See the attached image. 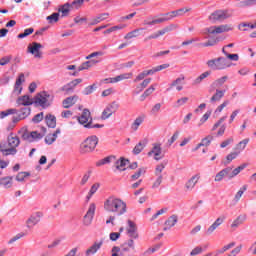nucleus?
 Instances as JSON below:
<instances>
[{
  "mask_svg": "<svg viewBox=\"0 0 256 256\" xmlns=\"http://www.w3.org/2000/svg\"><path fill=\"white\" fill-rule=\"evenodd\" d=\"M104 209L108 213H115L118 216L125 215L127 213V203L115 196H110L104 201Z\"/></svg>",
  "mask_w": 256,
  "mask_h": 256,
  "instance_id": "obj_1",
  "label": "nucleus"
},
{
  "mask_svg": "<svg viewBox=\"0 0 256 256\" xmlns=\"http://www.w3.org/2000/svg\"><path fill=\"white\" fill-rule=\"evenodd\" d=\"M53 101H55V94L45 90L37 93L34 97V105L42 109H49L53 105Z\"/></svg>",
  "mask_w": 256,
  "mask_h": 256,
  "instance_id": "obj_2",
  "label": "nucleus"
},
{
  "mask_svg": "<svg viewBox=\"0 0 256 256\" xmlns=\"http://www.w3.org/2000/svg\"><path fill=\"white\" fill-rule=\"evenodd\" d=\"M206 65L207 67H209V69H212V71H223L225 69H229V67H232L233 63H231L225 57H218L208 60L206 62Z\"/></svg>",
  "mask_w": 256,
  "mask_h": 256,
  "instance_id": "obj_3",
  "label": "nucleus"
},
{
  "mask_svg": "<svg viewBox=\"0 0 256 256\" xmlns=\"http://www.w3.org/2000/svg\"><path fill=\"white\" fill-rule=\"evenodd\" d=\"M77 119L78 123L83 125L86 129H101L104 127L103 124H93V118H91V112L89 109H84L81 116Z\"/></svg>",
  "mask_w": 256,
  "mask_h": 256,
  "instance_id": "obj_4",
  "label": "nucleus"
},
{
  "mask_svg": "<svg viewBox=\"0 0 256 256\" xmlns=\"http://www.w3.org/2000/svg\"><path fill=\"white\" fill-rule=\"evenodd\" d=\"M231 17H233V11L231 10H216L209 16V20L212 23H223V21L231 19Z\"/></svg>",
  "mask_w": 256,
  "mask_h": 256,
  "instance_id": "obj_5",
  "label": "nucleus"
},
{
  "mask_svg": "<svg viewBox=\"0 0 256 256\" xmlns=\"http://www.w3.org/2000/svg\"><path fill=\"white\" fill-rule=\"evenodd\" d=\"M97 143H99V138H97V136H90L86 138L80 145V153H92V151H95Z\"/></svg>",
  "mask_w": 256,
  "mask_h": 256,
  "instance_id": "obj_6",
  "label": "nucleus"
},
{
  "mask_svg": "<svg viewBox=\"0 0 256 256\" xmlns=\"http://www.w3.org/2000/svg\"><path fill=\"white\" fill-rule=\"evenodd\" d=\"M229 31H233V25L231 24H222L205 28V33L208 35H219L221 33H229Z\"/></svg>",
  "mask_w": 256,
  "mask_h": 256,
  "instance_id": "obj_7",
  "label": "nucleus"
},
{
  "mask_svg": "<svg viewBox=\"0 0 256 256\" xmlns=\"http://www.w3.org/2000/svg\"><path fill=\"white\" fill-rule=\"evenodd\" d=\"M41 49H43V45L39 42H32L30 45H28V52L31 55H34L35 59H41V57H43V52H41Z\"/></svg>",
  "mask_w": 256,
  "mask_h": 256,
  "instance_id": "obj_8",
  "label": "nucleus"
},
{
  "mask_svg": "<svg viewBox=\"0 0 256 256\" xmlns=\"http://www.w3.org/2000/svg\"><path fill=\"white\" fill-rule=\"evenodd\" d=\"M119 109V103L116 101H113L112 103L108 104L106 108L102 112L101 119H109L113 113H116V111Z\"/></svg>",
  "mask_w": 256,
  "mask_h": 256,
  "instance_id": "obj_9",
  "label": "nucleus"
},
{
  "mask_svg": "<svg viewBox=\"0 0 256 256\" xmlns=\"http://www.w3.org/2000/svg\"><path fill=\"white\" fill-rule=\"evenodd\" d=\"M95 209V203H91L83 218V225H85V227H89V225L93 223V217H95Z\"/></svg>",
  "mask_w": 256,
  "mask_h": 256,
  "instance_id": "obj_10",
  "label": "nucleus"
},
{
  "mask_svg": "<svg viewBox=\"0 0 256 256\" xmlns=\"http://www.w3.org/2000/svg\"><path fill=\"white\" fill-rule=\"evenodd\" d=\"M79 83H83V79L77 78L72 80L71 82L62 86L60 88V91H63L64 93H66V95H70V93H73V91H75V88L77 87V85H79Z\"/></svg>",
  "mask_w": 256,
  "mask_h": 256,
  "instance_id": "obj_11",
  "label": "nucleus"
},
{
  "mask_svg": "<svg viewBox=\"0 0 256 256\" xmlns=\"http://www.w3.org/2000/svg\"><path fill=\"white\" fill-rule=\"evenodd\" d=\"M42 217H43V212L33 213L26 221L27 229H33L35 225H37L41 221Z\"/></svg>",
  "mask_w": 256,
  "mask_h": 256,
  "instance_id": "obj_12",
  "label": "nucleus"
},
{
  "mask_svg": "<svg viewBox=\"0 0 256 256\" xmlns=\"http://www.w3.org/2000/svg\"><path fill=\"white\" fill-rule=\"evenodd\" d=\"M127 223L128 227L126 228V231L130 239H139V233L137 232V224H135V222L131 220H128Z\"/></svg>",
  "mask_w": 256,
  "mask_h": 256,
  "instance_id": "obj_13",
  "label": "nucleus"
},
{
  "mask_svg": "<svg viewBox=\"0 0 256 256\" xmlns=\"http://www.w3.org/2000/svg\"><path fill=\"white\" fill-rule=\"evenodd\" d=\"M16 104L18 107H21V105H23V107H29L35 104V98L31 99L29 95H23L17 98Z\"/></svg>",
  "mask_w": 256,
  "mask_h": 256,
  "instance_id": "obj_14",
  "label": "nucleus"
},
{
  "mask_svg": "<svg viewBox=\"0 0 256 256\" xmlns=\"http://www.w3.org/2000/svg\"><path fill=\"white\" fill-rule=\"evenodd\" d=\"M183 85H185V76L181 75L176 80L172 81V83L167 88V91H171L173 87H176L177 91H183Z\"/></svg>",
  "mask_w": 256,
  "mask_h": 256,
  "instance_id": "obj_15",
  "label": "nucleus"
},
{
  "mask_svg": "<svg viewBox=\"0 0 256 256\" xmlns=\"http://www.w3.org/2000/svg\"><path fill=\"white\" fill-rule=\"evenodd\" d=\"M161 153H163V150L161 149L160 143H154L152 147V151L148 152V156L151 157V155H154L155 161H161Z\"/></svg>",
  "mask_w": 256,
  "mask_h": 256,
  "instance_id": "obj_16",
  "label": "nucleus"
},
{
  "mask_svg": "<svg viewBox=\"0 0 256 256\" xmlns=\"http://www.w3.org/2000/svg\"><path fill=\"white\" fill-rule=\"evenodd\" d=\"M189 11H191V8H180L178 10H174L162 15L163 17H169V19L171 20L174 19V17H182L184 13H189Z\"/></svg>",
  "mask_w": 256,
  "mask_h": 256,
  "instance_id": "obj_17",
  "label": "nucleus"
},
{
  "mask_svg": "<svg viewBox=\"0 0 256 256\" xmlns=\"http://www.w3.org/2000/svg\"><path fill=\"white\" fill-rule=\"evenodd\" d=\"M179 221V216L173 214L164 223L163 231H169L171 228L175 227Z\"/></svg>",
  "mask_w": 256,
  "mask_h": 256,
  "instance_id": "obj_18",
  "label": "nucleus"
},
{
  "mask_svg": "<svg viewBox=\"0 0 256 256\" xmlns=\"http://www.w3.org/2000/svg\"><path fill=\"white\" fill-rule=\"evenodd\" d=\"M101 247H103V240L96 241V242L93 243L92 246H90L86 250L85 255L86 256L95 255L97 253V251H99V249H101Z\"/></svg>",
  "mask_w": 256,
  "mask_h": 256,
  "instance_id": "obj_19",
  "label": "nucleus"
},
{
  "mask_svg": "<svg viewBox=\"0 0 256 256\" xmlns=\"http://www.w3.org/2000/svg\"><path fill=\"white\" fill-rule=\"evenodd\" d=\"M199 179H201V176H199V174L192 176L185 184L186 191H193V189H195V186L199 182Z\"/></svg>",
  "mask_w": 256,
  "mask_h": 256,
  "instance_id": "obj_20",
  "label": "nucleus"
},
{
  "mask_svg": "<svg viewBox=\"0 0 256 256\" xmlns=\"http://www.w3.org/2000/svg\"><path fill=\"white\" fill-rule=\"evenodd\" d=\"M231 171H233L232 167H226V168L222 169L220 172H218L215 175L214 181L216 183H221V181H223V179H225V177H227V175H229V173H231Z\"/></svg>",
  "mask_w": 256,
  "mask_h": 256,
  "instance_id": "obj_21",
  "label": "nucleus"
},
{
  "mask_svg": "<svg viewBox=\"0 0 256 256\" xmlns=\"http://www.w3.org/2000/svg\"><path fill=\"white\" fill-rule=\"evenodd\" d=\"M133 239L134 238H130L122 244L121 249L124 253H129L131 251L135 253V241Z\"/></svg>",
  "mask_w": 256,
  "mask_h": 256,
  "instance_id": "obj_22",
  "label": "nucleus"
},
{
  "mask_svg": "<svg viewBox=\"0 0 256 256\" xmlns=\"http://www.w3.org/2000/svg\"><path fill=\"white\" fill-rule=\"evenodd\" d=\"M23 82H25V74L21 73L14 85V93H17V95H21V92L23 91V87L21 86V83Z\"/></svg>",
  "mask_w": 256,
  "mask_h": 256,
  "instance_id": "obj_23",
  "label": "nucleus"
},
{
  "mask_svg": "<svg viewBox=\"0 0 256 256\" xmlns=\"http://www.w3.org/2000/svg\"><path fill=\"white\" fill-rule=\"evenodd\" d=\"M58 135H61V129H56V131L53 134H48L45 137V144L46 145H53V143H55V141H57V137Z\"/></svg>",
  "mask_w": 256,
  "mask_h": 256,
  "instance_id": "obj_24",
  "label": "nucleus"
},
{
  "mask_svg": "<svg viewBox=\"0 0 256 256\" xmlns=\"http://www.w3.org/2000/svg\"><path fill=\"white\" fill-rule=\"evenodd\" d=\"M45 121L50 129H55L57 127V118L53 114H48L45 116Z\"/></svg>",
  "mask_w": 256,
  "mask_h": 256,
  "instance_id": "obj_25",
  "label": "nucleus"
},
{
  "mask_svg": "<svg viewBox=\"0 0 256 256\" xmlns=\"http://www.w3.org/2000/svg\"><path fill=\"white\" fill-rule=\"evenodd\" d=\"M77 103V96H70L63 100L62 105L64 109H69V107H73Z\"/></svg>",
  "mask_w": 256,
  "mask_h": 256,
  "instance_id": "obj_26",
  "label": "nucleus"
},
{
  "mask_svg": "<svg viewBox=\"0 0 256 256\" xmlns=\"http://www.w3.org/2000/svg\"><path fill=\"white\" fill-rule=\"evenodd\" d=\"M228 77L223 76L221 78L216 79L214 82L211 84L212 89H220V87H223L225 83L227 82Z\"/></svg>",
  "mask_w": 256,
  "mask_h": 256,
  "instance_id": "obj_27",
  "label": "nucleus"
},
{
  "mask_svg": "<svg viewBox=\"0 0 256 256\" xmlns=\"http://www.w3.org/2000/svg\"><path fill=\"white\" fill-rule=\"evenodd\" d=\"M225 90L216 89L214 95L210 98V103H217L222 97H225Z\"/></svg>",
  "mask_w": 256,
  "mask_h": 256,
  "instance_id": "obj_28",
  "label": "nucleus"
},
{
  "mask_svg": "<svg viewBox=\"0 0 256 256\" xmlns=\"http://www.w3.org/2000/svg\"><path fill=\"white\" fill-rule=\"evenodd\" d=\"M249 144V138H245L244 140L240 141L234 148L236 153L241 155L242 151H245V147Z\"/></svg>",
  "mask_w": 256,
  "mask_h": 256,
  "instance_id": "obj_29",
  "label": "nucleus"
},
{
  "mask_svg": "<svg viewBox=\"0 0 256 256\" xmlns=\"http://www.w3.org/2000/svg\"><path fill=\"white\" fill-rule=\"evenodd\" d=\"M20 143H21V140H19V137L13 136V134L8 136V145H9V147L17 149V146L20 145Z\"/></svg>",
  "mask_w": 256,
  "mask_h": 256,
  "instance_id": "obj_30",
  "label": "nucleus"
},
{
  "mask_svg": "<svg viewBox=\"0 0 256 256\" xmlns=\"http://www.w3.org/2000/svg\"><path fill=\"white\" fill-rule=\"evenodd\" d=\"M113 161H117V158L115 156H107L98 162H96V167H101L103 165H107L109 163H113Z\"/></svg>",
  "mask_w": 256,
  "mask_h": 256,
  "instance_id": "obj_31",
  "label": "nucleus"
},
{
  "mask_svg": "<svg viewBox=\"0 0 256 256\" xmlns=\"http://www.w3.org/2000/svg\"><path fill=\"white\" fill-rule=\"evenodd\" d=\"M127 163H129V160L125 158H120V160L115 161V167L118 169V171H125V167H127Z\"/></svg>",
  "mask_w": 256,
  "mask_h": 256,
  "instance_id": "obj_32",
  "label": "nucleus"
},
{
  "mask_svg": "<svg viewBox=\"0 0 256 256\" xmlns=\"http://www.w3.org/2000/svg\"><path fill=\"white\" fill-rule=\"evenodd\" d=\"M247 184L243 185L235 194L234 198H233V203H239V201H241V197H243V193H245V191H247Z\"/></svg>",
  "mask_w": 256,
  "mask_h": 256,
  "instance_id": "obj_33",
  "label": "nucleus"
},
{
  "mask_svg": "<svg viewBox=\"0 0 256 256\" xmlns=\"http://www.w3.org/2000/svg\"><path fill=\"white\" fill-rule=\"evenodd\" d=\"M143 121H145V116H138L131 125L132 131H137L139 127H141Z\"/></svg>",
  "mask_w": 256,
  "mask_h": 256,
  "instance_id": "obj_34",
  "label": "nucleus"
},
{
  "mask_svg": "<svg viewBox=\"0 0 256 256\" xmlns=\"http://www.w3.org/2000/svg\"><path fill=\"white\" fill-rule=\"evenodd\" d=\"M71 4L70 2L65 3L64 5L60 6L58 9L59 13H62V17H67L69 15V11H71Z\"/></svg>",
  "mask_w": 256,
  "mask_h": 256,
  "instance_id": "obj_35",
  "label": "nucleus"
},
{
  "mask_svg": "<svg viewBox=\"0 0 256 256\" xmlns=\"http://www.w3.org/2000/svg\"><path fill=\"white\" fill-rule=\"evenodd\" d=\"M247 219V216L245 215H240L238 216L231 224L232 229H237L239 225H243V222Z\"/></svg>",
  "mask_w": 256,
  "mask_h": 256,
  "instance_id": "obj_36",
  "label": "nucleus"
},
{
  "mask_svg": "<svg viewBox=\"0 0 256 256\" xmlns=\"http://www.w3.org/2000/svg\"><path fill=\"white\" fill-rule=\"evenodd\" d=\"M209 75H211V71H206L202 74H200L193 82V85H201V83L203 82V80L207 79V77H209Z\"/></svg>",
  "mask_w": 256,
  "mask_h": 256,
  "instance_id": "obj_37",
  "label": "nucleus"
},
{
  "mask_svg": "<svg viewBox=\"0 0 256 256\" xmlns=\"http://www.w3.org/2000/svg\"><path fill=\"white\" fill-rule=\"evenodd\" d=\"M145 147H147V140L139 142L133 149L134 155H139V153H141Z\"/></svg>",
  "mask_w": 256,
  "mask_h": 256,
  "instance_id": "obj_38",
  "label": "nucleus"
},
{
  "mask_svg": "<svg viewBox=\"0 0 256 256\" xmlns=\"http://www.w3.org/2000/svg\"><path fill=\"white\" fill-rule=\"evenodd\" d=\"M31 115V108L23 107L19 111V119H27Z\"/></svg>",
  "mask_w": 256,
  "mask_h": 256,
  "instance_id": "obj_39",
  "label": "nucleus"
},
{
  "mask_svg": "<svg viewBox=\"0 0 256 256\" xmlns=\"http://www.w3.org/2000/svg\"><path fill=\"white\" fill-rule=\"evenodd\" d=\"M107 17H109V13H102L99 16H97L96 18H94L92 20V22L90 23V25H97V24L101 23V21H105V19H107Z\"/></svg>",
  "mask_w": 256,
  "mask_h": 256,
  "instance_id": "obj_40",
  "label": "nucleus"
},
{
  "mask_svg": "<svg viewBox=\"0 0 256 256\" xmlns=\"http://www.w3.org/2000/svg\"><path fill=\"white\" fill-rule=\"evenodd\" d=\"M133 73H124L114 77V83H119L120 81H125V79H131Z\"/></svg>",
  "mask_w": 256,
  "mask_h": 256,
  "instance_id": "obj_41",
  "label": "nucleus"
},
{
  "mask_svg": "<svg viewBox=\"0 0 256 256\" xmlns=\"http://www.w3.org/2000/svg\"><path fill=\"white\" fill-rule=\"evenodd\" d=\"M153 91H155V85H151L144 91V93L140 96V101H145L149 95H152Z\"/></svg>",
  "mask_w": 256,
  "mask_h": 256,
  "instance_id": "obj_42",
  "label": "nucleus"
},
{
  "mask_svg": "<svg viewBox=\"0 0 256 256\" xmlns=\"http://www.w3.org/2000/svg\"><path fill=\"white\" fill-rule=\"evenodd\" d=\"M95 63H97V61L95 60L86 61L78 67V71H85V69H89V67H93Z\"/></svg>",
  "mask_w": 256,
  "mask_h": 256,
  "instance_id": "obj_43",
  "label": "nucleus"
},
{
  "mask_svg": "<svg viewBox=\"0 0 256 256\" xmlns=\"http://www.w3.org/2000/svg\"><path fill=\"white\" fill-rule=\"evenodd\" d=\"M12 181H13V177H4L2 179H0V185H2L3 187H6V189H9V187H11L12 185Z\"/></svg>",
  "mask_w": 256,
  "mask_h": 256,
  "instance_id": "obj_44",
  "label": "nucleus"
},
{
  "mask_svg": "<svg viewBox=\"0 0 256 256\" xmlns=\"http://www.w3.org/2000/svg\"><path fill=\"white\" fill-rule=\"evenodd\" d=\"M222 53L230 61H239V54H230L227 52V50H225V47L222 48Z\"/></svg>",
  "mask_w": 256,
  "mask_h": 256,
  "instance_id": "obj_45",
  "label": "nucleus"
},
{
  "mask_svg": "<svg viewBox=\"0 0 256 256\" xmlns=\"http://www.w3.org/2000/svg\"><path fill=\"white\" fill-rule=\"evenodd\" d=\"M17 114V109L11 108L6 111H1L0 112V119H5V117H9V115H15Z\"/></svg>",
  "mask_w": 256,
  "mask_h": 256,
  "instance_id": "obj_46",
  "label": "nucleus"
},
{
  "mask_svg": "<svg viewBox=\"0 0 256 256\" xmlns=\"http://www.w3.org/2000/svg\"><path fill=\"white\" fill-rule=\"evenodd\" d=\"M236 157H239V152H231L230 154H228L226 156V161L224 162V165H229V163H231V161L235 160Z\"/></svg>",
  "mask_w": 256,
  "mask_h": 256,
  "instance_id": "obj_47",
  "label": "nucleus"
},
{
  "mask_svg": "<svg viewBox=\"0 0 256 256\" xmlns=\"http://www.w3.org/2000/svg\"><path fill=\"white\" fill-rule=\"evenodd\" d=\"M211 141H213V135H208L201 140L200 145H202V147H209L211 145Z\"/></svg>",
  "mask_w": 256,
  "mask_h": 256,
  "instance_id": "obj_48",
  "label": "nucleus"
},
{
  "mask_svg": "<svg viewBox=\"0 0 256 256\" xmlns=\"http://www.w3.org/2000/svg\"><path fill=\"white\" fill-rule=\"evenodd\" d=\"M34 31H35V29H33V28H27L24 30L23 33L18 34L17 38L25 39V37H29V35L33 34Z\"/></svg>",
  "mask_w": 256,
  "mask_h": 256,
  "instance_id": "obj_49",
  "label": "nucleus"
},
{
  "mask_svg": "<svg viewBox=\"0 0 256 256\" xmlns=\"http://www.w3.org/2000/svg\"><path fill=\"white\" fill-rule=\"evenodd\" d=\"M139 31H141V29H135L129 33H127L125 36H124V39H133L135 37H139Z\"/></svg>",
  "mask_w": 256,
  "mask_h": 256,
  "instance_id": "obj_50",
  "label": "nucleus"
},
{
  "mask_svg": "<svg viewBox=\"0 0 256 256\" xmlns=\"http://www.w3.org/2000/svg\"><path fill=\"white\" fill-rule=\"evenodd\" d=\"M2 155L4 157H8V155H17V148H13L10 146V148H8L2 152Z\"/></svg>",
  "mask_w": 256,
  "mask_h": 256,
  "instance_id": "obj_51",
  "label": "nucleus"
},
{
  "mask_svg": "<svg viewBox=\"0 0 256 256\" xmlns=\"http://www.w3.org/2000/svg\"><path fill=\"white\" fill-rule=\"evenodd\" d=\"M188 101H189L188 97H182L176 101V103L174 104V107L176 109H178V107H183V105H185V103H187Z\"/></svg>",
  "mask_w": 256,
  "mask_h": 256,
  "instance_id": "obj_52",
  "label": "nucleus"
},
{
  "mask_svg": "<svg viewBox=\"0 0 256 256\" xmlns=\"http://www.w3.org/2000/svg\"><path fill=\"white\" fill-rule=\"evenodd\" d=\"M152 189H159L160 185L163 183V175L156 176Z\"/></svg>",
  "mask_w": 256,
  "mask_h": 256,
  "instance_id": "obj_53",
  "label": "nucleus"
},
{
  "mask_svg": "<svg viewBox=\"0 0 256 256\" xmlns=\"http://www.w3.org/2000/svg\"><path fill=\"white\" fill-rule=\"evenodd\" d=\"M256 5V0H243L240 2V7H253Z\"/></svg>",
  "mask_w": 256,
  "mask_h": 256,
  "instance_id": "obj_54",
  "label": "nucleus"
},
{
  "mask_svg": "<svg viewBox=\"0 0 256 256\" xmlns=\"http://www.w3.org/2000/svg\"><path fill=\"white\" fill-rule=\"evenodd\" d=\"M125 27H127V25L120 24V25L113 26V27L107 29L104 33H113L114 31H119L121 29H125Z\"/></svg>",
  "mask_w": 256,
  "mask_h": 256,
  "instance_id": "obj_55",
  "label": "nucleus"
},
{
  "mask_svg": "<svg viewBox=\"0 0 256 256\" xmlns=\"http://www.w3.org/2000/svg\"><path fill=\"white\" fill-rule=\"evenodd\" d=\"M83 3H85V0H74L70 2V7L71 9H79Z\"/></svg>",
  "mask_w": 256,
  "mask_h": 256,
  "instance_id": "obj_56",
  "label": "nucleus"
},
{
  "mask_svg": "<svg viewBox=\"0 0 256 256\" xmlns=\"http://www.w3.org/2000/svg\"><path fill=\"white\" fill-rule=\"evenodd\" d=\"M95 89H97V85L92 84L90 86H87L84 90H83V95H91V93H93V91H95Z\"/></svg>",
  "mask_w": 256,
  "mask_h": 256,
  "instance_id": "obj_57",
  "label": "nucleus"
},
{
  "mask_svg": "<svg viewBox=\"0 0 256 256\" xmlns=\"http://www.w3.org/2000/svg\"><path fill=\"white\" fill-rule=\"evenodd\" d=\"M144 173L145 168L138 169V171L131 176L132 181H137V179H139V177H141V175H143Z\"/></svg>",
  "mask_w": 256,
  "mask_h": 256,
  "instance_id": "obj_58",
  "label": "nucleus"
},
{
  "mask_svg": "<svg viewBox=\"0 0 256 256\" xmlns=\"http://www.w3.org/2000/svg\"><path fill=\"white\" fill-rule=\"evenodd\" d=\"M30 138L32 139V143L33 141H37L39 139H43V135L37 131H32L30 133Z\"/></svg>",
  "mask_w": 256,
  "mask_h": 256,
  "instance_id": "obj_59",
  "label": "nucleus"
},
{
  "mask_svg": "<svg viewBox=\"0 0 256 256\" xmlns=\"http://www.w3.org/2000/svg\"><path fill=\"white\" fill-rule=\"evenodd\" d=\"M47 21L49 23H57V21H59V13H53L50 16H47Z\"/></svg>",
  "mask_w": 256,
  "mask_h": 256,
  "instance_id": "obj_60",
  "label": "nucleus"
},
{
  "mask_svg": "<svg viewBox=\"0 0 256 256\" xmlns=\"http://www.w3.org/2000/svg\"><path fill=\"white\" fill-rule=\"evenodd\" d=\"M29 175H31L29 172H20L16 176V181L23 182L25 177H29Z\"/></svg>",
  "mask_w": 256,
  "mask_h": 256,
  "instance_id": "obj_61",
  "label": "nucleus"
},
{
  "mask_svg": "<svg viewBox=\"0 0 256 256\" xmlns=\"http://www.w3.org/2000/svg\"><path fill=\"white\" fill-rule=\"evenodd\" d=\"M165 165H167V163H160L156 166V169H155L156 176H159L161 175V173H163V169H165Z\"/></svg>",
  "mask_w": 256,
  "mask_h": 256,
  "instance_id": "obj_62",
  "label": "nucleus"
},
{
  "mask_svg": "<svg viewBox=\"0 0 256 256\" xmlns=\"http://www.w3.org/2000/svg\"><path fill=\"white\" fill-rule=\"evenodd\" d=\"M91 178V171H88V172H86L84 175H83V177H82V179H81V181H80V185H86L87 184V181H89V179Z\"/></svg>",
  "mask_w": 256,
  "mask_h": 256,
  "instance_id": "obj_63",
  "label": "nucleus"
},
{
  "mask_svg": "<svg viewBox=\"0 0 256 256\" xmlns=\"http://www.w3.org/2000/svg\"><path fill=\"white\" fill-rule=\"evenodd\" d=\"M11 59H13L12 56H4L0 59V65L2 67H5V65H8V63H11Z\"/></svg>",
  "mask_w": 256,
  "mask_h": 256,
  "instance_id": "obj_64",
  "label": "nucleus"
}]
</instances>
